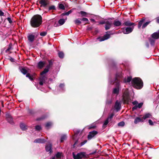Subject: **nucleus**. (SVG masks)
I'll return each instance as SVG.
<instances>
[{"label": "nucleus", "mask_w": 159, "mask_h": 159, "mask_svg": "<svg viewBox=\"0 0 159 159\" xmlns=\"http://www.w3.org/2000/svg\"><path fill=\"white\" fill-rule=\"evenodd\" d=\"M26 77L29 78L30 80H33V77L32 75H31L29 73H28L26 75Z\"/></svg>", "instance_id": "c85d7f7f"}, {"label": "nucleus", "mask_w": 159, "mask_h": 159, "mask_svg": "<svg viewBox=\"0 0 159 159\" xmlns=\"http://www.w3.org/2000/svg\"><path fill=\"white\" fill-rule=\"evenodd\" d=\"M132 103L134 105H137V104H138V102L136 101H135L133 102Z\"/></svg>", "instance_id": "864d4df0"}, {"label": "nucleus", "mask_w": 159, "mask_h": 159, "mask_svg": "<svg viewBox=\"0 0 159 159\" xmlns=\"http://www.w3.org/2000/svg\"><path fill=\"white\" fill-rule=\"evenodd\" d=\"M125 125V123L123 121H121L118 124V126H123Z\"/></svg>", "instance_id": "f704fd0d"}, {"label": "nucleus", "mask_w": 159, "mask_h": 159, "mask_svg": "<svg viewBox=\"0 0 159 159\" xmlns=\"http://www.w3.org/2000/svg\"><path fill=\"white\" fill-rule=\"evenodd\" d=\"M134 23H131L129 21H127L125 22L123 24L125 26H130L134 25Z\"/></svg>", "instance_id": "412c9836"}, {"label": "nucleus", "mask_w": 159, "mask_h": 159, "mask_svg": "<svg viewBox=\"0 0 159 159\" xmlns=\"http://www.w3.org/2000/svg\"><path fill=\"white\" fill-rule=\"evenodd\" d=\"M114 115V114L113 113L111 114L109 116L108 118H107V119H108L109 120H110L111 119H112V118L113 117V116Z\"/></svg>", "instance_id": "4c0bfd02"}, {"label": "nucleus", "mask_w": 159, "mask_h": 159, "mask_svg": "<svg viewBox=\"0 0 159 159\" xmlns=\"http://www.w3.org/2000/svg\"><path fill=\"white\" fill-rule=\"evenodd\" d=\"M149 41L150 43L152 45H154L155 43V40H153V39H149Z\"/></svg>", "instance_id": "ea45409f"}, {"label": "nucleus", "mask_w": 159, "mask_h": 159, "mask_svg": "<svg viewBox=\"0 0 159 159\" xmlns=\"http://www.w3.org/2000/svg\"><path fill=\"white\" fill-rule=\"evenodd\" d=\"M59 86L62 89L64 86V85L63 84H61Z\"/></svg>", "instance_id": "6e6d98bb"}, {"label": "nucleus", "mask_w": 159, "mask_h": 159, "mask_svg": "<svg viewBox=\"0 0 159 159\" xmlns=\"http://www.w3.org/2000/svg\"><path fill=\"white\" fill-rule=\"evenodd\" d=\"M42 18L41 16L39 15L34 16L32 18L30 21L31 26L34 28L39 27L42 23Z\"/></svg>", "instance_id": "f257e3e1"}, {"label": "nucleus", "mask_w": 159, "mask_h": 159, "mask_svg": "<svg viewBox=\"0 0 159 159\" xmlns=\"http://www.w3.org/2000/svg\"><path fill=\"white\" fill-rule=\"evenodd\" d=\"M109 120L108 119H107V120H106L105 121V122H104V123L103 125H107L108 124V122H109Z\"/></svg>", "instance_id": "49530a36"}, {"label": "nucleus", "mask_w": 159, "mask_h": 159, "mask_svg": "<svg viewBox=\"0 0 159 159\" xmlns=\"http://www.w3.org/2000/svg\"><path fill=\"white\" fill-rule=\"evenodd\" d=\"M112 25V23L111 21H106V23L105 25V28L106 30H107L109 29L111 27Z\"/></svg>", "instance_id": "9d476101"}, {"label": "nucleus", "mask_w": 159, "mask_h": 159, "mask_svg": "<svg viewBox=\"0 0 159 159\" xmlns=\"http://www.w3.org/2000/svg\"><path fill=\"white\" fill-rule=\"evenodd\" d=\"M58 56L60 58H62L64 57V54L62 52H61L58 53Z\"/></svg>", "instance_id": "cd10ccee"}, {"label": "nucleus", "mask_w": 159, "mask_h": 159, "mask_svg": "<svg viewBox=\"0 0 159 159\" xmlns=\"http://www.w3.org/2000/svg\"><path fill=\"white\" fill-rule=\"evenodd\" d=\"M72 154L74 159H81L84 156V154L83 152L78 153L76 155H75L74 152H73Z\"/></svg>", "instance_id": "423d86ee"}, {"label": "nucleus", "mask_w": 159, "mask_h": 159, "mask_svg": "<svg viewBox=\"0 0 159 159\" xmlns=\"http://www.w3.org/2000/svg\"><path fill=\"white\" fill-rule=\"evenodd\" d=\"M134 28L133 26L131 27L123 28L121 29L122 32L124 34H128L132 31Z\"/></svg>", "instance_id": "39448f33"}, {"label": "nucleus", "mask_w": 159, "mask_h": 159, "mask_svg": "<svg viewBox=\"0 0 159 159\" xmlns=\"http://www.w3.org/2000/svg\"><path fill=\"white\" fill-rule=\"evenodd\" d=\"M10 49V48L9 47L6 50V52H7Z\"/></svg>", "instance_id": "bf43d9fd"}, {"label": "nucleus", "mask_w": 159, "mask_h": 159, "mask_svg": "<svg viewBox=\"0 0 159 159\" xmlns=\"http://www.w3.org/2000/svg\"><path fill=\"white\" fill-rule=\"evenodd\" d=\"M156 19L157 21V23H159V17H157Z\"/></svg>", "instance_id": "13d9d810"}, {"label": "nucleus", "mask_w": 159, "mask_h": 159, "mask_svg": "<svg viewBox=\"0 0 159 159\" xmlns=\"http://www.w3.org/2000/svg\"><path fill=\"white\" fill-rule=\"evenodd\" d=\"M87 140H85L83 142H82L81 143V146H83V145H84V144H85L86 142H87Z\"/></svg>", "instance_id": "3c124183"}, {"label": "nucleus", "mask_w": 159, "mask_h": 159, "mask_svg": "<svg viewBox=\"0 0 159 159\" xmlns=\"http://www.w3.org/2000/svg\"><path fill=\"white\" fill-rule=\"evenodd\" d=\"M131 80V77H128L127 78H125L124 80V82L125 83H128Z\"/></svg>", "instance_id": "393cba45"}, {"label": "nucleus", "mask_w": 159, "mask_h": 159, "mask_svg": "<svg viewBox=\"0 0 159 159\" xmlns=\"http://www.w3.org/2000/svg\"><path fill=\"white\" fill-rule=\"evenodd\" d=\"M138 108L137 105H135L134 107H133L132 109L133 110L136 109Z\"/></svg>", "instance_id": "4d7b16f0"}, {"label": "nucleus", "mask_w": 159, "mask_h": 159, "mask_svg": "<svg viewBox=\"0 0 159 159\" xmlns=\"http://www.w3.org/2000/svg\"><path fill=\"white\" fill-rule=\"evenodd\" d=\"M61 153L60 152H58L56 155V156L57 158H59L61 157Z\"/></svg>", "instance_id": "c03bdc74"}, {"label": "nucleus", "mask_w": 159, "mask_h": 159, "mask_svg": "<svg viewBox=\"0 0 159 159\" xmlns=\"http://www.w3.org/2000/svg\"><path fill=\"white\" fill-rule=\"evenodd\" d=\"M75 23L77 25H80L81 23V21L78 19H76L74 20Z\"/></svg>", "instance_id": "473e14b6"}, {"label": "nucleus", "mask_w": 159, "mask_h": 159, "mask_svg": "<svg viewBox=\"0 0 159 159\" xmlns=\"http://www.w3.org/2000/svg\"><path fill=\"white\" fill-rule=\"evenodd\" d=\"M143 105V103H140L139 104L138 103V104L137 105L138 108H141L142 107V106Z\"/></svg>", "instance_id": "37998d69"}, {"label": "nucleus", "mask_w": 159, "mask_h": 159, "mask_svg": "<svg viewBox=\"0 0 159 159\" xmlns=\"http://www.w3.org/2000/svg\"><path fill=\"white\" fill-rule=\"evenodd\" d=\"M132 86L136 89H141L143 87V83L142 81L139 78H135L131 81Z\"/></svg>", "instance_id": "7ed1b4c3"}, {"label": "nucleus", "mask_w": 159, "mask_h": 159, "mask_svg": "<svg viewBox=\"0 0 159 159\" xmlns=\"http://www.w3.org/2000/svg\"><path fill=\"white\" fill-rule=\"evenodd\" d=\"M115 108L116 111H119L120 108V102H118L117 101L116 102L115 106Z\"/></svg>", "instance_id": "2eb2a0df"}, {"label": "nucleus", "mask_w": 159, "mask_h": 159, "mask_svg": "<svg viewBox=\"0 0 159 159\" xmlns=\"http://www.w3.org/2000/svg\"><path fill=\"white\" fill-rule=\"evenodd\" d=\"M120 78V77H119V76L117 75H116V79L115 80V82L116 83V84H119V82L118 81V78Z\"/></svg>", "instance_id": "e433bc0d"}, {"label": "nucleus", "mask_w": 159, "mask_h": 159, "mask_svg": "<svg viewBox=\"0 0 159 159\" xmlns=\"http://www.w3.org/2000/svg\"><path fill=\"white\" fill-rule=\"evenodd\" d=\"M151 116V115L149 113L147 114H145L144 116H143L142 117L143 120L144 121V120H145L147 118H150Z\"/></svg>", "instance_id": "b1692460"}, {"label": "nucleus", "mask_w": 159, "mask_h": 159, "mask_svg": "<svg viewBox=\"0 0 159 159\" xmlns=\"http://www.w3.org/2000/svg\"><path fill=\"white\" fill-rule=\"evenodd\" d=\"M66 138V135H62L61 137V142H62L64 140H65Z\"/></svg>", "instance_id": "bb28decb"}, {"label": "nucleus", "mask_w": 159, "mask_h": 159, "mask_svg": "<svg viewBox=\"0 0 159 159\" xmlns=\"http://www.w3.org/2000/svg\"><path fill=\"white\" fill-rule=\"evenodd\" d=\"M94 128V126H91V127H89V129H92V128Z\"/></svg>", "instance_id": "680f3d73"}, {"label": "nucleus", "mask_w": 159, "mask_h": 159, "mask_svg": "<svg viewBox=\"0 0 159 159\" xmlns=\"http://www.w3.org/2000/svg\"><path fill=\"white\" fill-rule=\"evenodd\" d=\"M106 21H105V20L101 21H100L99 22V24H102H102H106Z\"/></svg>", "instance_id": "a18cd8bd"}, {"label": "nucleus", "mask_w": 159, "mask_h": 159, "mask_svg": "<svg viewBox=\"0 0 159 159\" xmlns=\"http://www.w3.org/2000/svg\"><path fill=\"white\" fill-rule=\"evenodd\" d=\"M144 20L145 19L144 18H143L141 20L139 21L138 25V27L139 29L141 27Z\"/></svg>", "instance_id": "a878e982"}, {"label": "nucleus", "mask_w": 159, "mask_h": 159, "mask_svg": "<svg viewBox=\"0 0 159 159\" xmlns=\"http://www.w3.org/2000/svg\"><path fill=\"white\" fill-rule=\"evenodd\" d=\"M110 37V34H106L105 35L102 37H99L97 39L100 42L103 41L107 40Z\"/></svg>", "instance_id": "0eeeda50"}, {"label": "nucleus", "mask_w": 159, "mask_h": 159, "mask_svg": "<svg viewBox=\"0 0 159 159\" xmlns=\"http://www.w3.org/2000/svg\"><path fill=\"white\" fill-rule=\"evenodd\" d=\"M28 40L30 42H32L34 39V36L32 34H30L28 36Z\"/></svg>", "instance_id": "4be33fe9"}, {"label": "nucleus", "mask_w": 159, "mask_h": 159, "mask_svg": "<svg viewBox=\"0 0 159 159\" xmlns=\"http://www.w3.org/2000/svg\"><path fill=\"white\" fill-rule=\"evenodd\" d=\"M81 20L83 21H86V22H88L89 21L88 19L87 18H82L81 19Z\"/></svg>", "instance_id": "09e8293b"}, {"label": "nucleus", "mask_w": 159, "mask_h": 159, "mask_svg": "<svg viewBox=\"0 0 159 159\" xmlns=\"http://www.w3.org/2000/svg\"><path fill=\"white\" fill-rule=\"evenodd\" d=\"M6 119L9 123L12 124L13 122V120L11 115L9 114H7L6 115Z\"/></svg>", "instance_id": "9b49d317"}, {"label": "nucleus", "mask_w": 159, "mask_h": 159, "mask_svg": "<svg viewBox=\"0 0 159 159\" xmlns=\"http://www.w3.org/2000/svg\"><path fill=\"white\" fill-rule=\"evenodd\" d=\"M39 3L42 7H45L49 3V1L48 0H39Z\"/></svg>", "instance_id": "6e6552de"}, {"label": "nucleus", "mask_w": 159, "mask_h": 159, "mask_svg": "<svg viewBox=\"0 0 159 159\" xmlns=\"http://www.w3.org/2000/svg\"><path fill=\"white\" fill-rule=\"evenodd\" d=\"M150 125H153V122L152 121V120H149L148 121Z\"/></svg>", "instance_id": "8fccbe9b"}, {"label": "nucleus", "mask_w": 159, "mask_h": 159, "mask_svg": "<svg viewBox=\"0 0 159 159\" xmlns=\"http://www.w3.org/2000/svg\"><path fill=\"white\" fill-rule=\"evenodd\" d=\"M67 20V18L66 17V18L65 19H60L58 21V23L59 25H63L66 21Z\"/></svg>", "instance_id": "6ab92c4d"}, {"label": "nucleus", "mask_w": 159, "mask_h": 159, "mask_svg": "<svg viewBox=\"0 0 159 159\" xmlns=\"http://www.w3.org/2000/svg\"><path fill=\"white\" fill-rule=\"evenodd\" d=\"M41 129V127L40 126L38 125L35 126V129L37 130H39Z\"/></svg>", "instance_id": "79ce46f5"}, {"label": "nucleus", "mask_w": 159, "mask_h": 159, "mask_svg": "<svg viewBox=\"0 0 159 159\" xmlns=\"http://www.w3.org/2000/svg\"><path fill=\"white\" fill-rule=\"evenodd\" d=\"M47 33L46 31L42 32L40 33V34L41 36H45L47 34Z\"/></svg>", "instance_id": "a19ab883"}, {"label": "nucleus", "mask_w": 159, "mask_h": 159, "mask_svg": "<svg viewBox=\"0 0 159 159\" xmlns=\"http://www.w3.org/2000/svg\"><path fill=\"white\" fill-rule=\"evenodd\" d=\"M46 140L44 139H37L35 140L34 142L39 143H45Z\"/></svg>", "instance_id": "4468645a"}, {"label": "nucleus", "mask_w": 159, "mask_h": 159, "mask_svg": "<svg viewBox=\"0 0 159 159\" xmlns=\"http://www.w3.org/2000/svg\"><path fill=\"white\" fill-rule=\"evenodd\" d=\"M80 14L82 16H86L87 15V13L84 11H81L80 12Z\"/></svg>", "instance_id": "2f4dec72"}, {"label": "nucleus", "mask_w": 159, "mask_h": 159, "mask_svg": "<svg viewBox=\"0 0 159 159\" xmlns=\"http://www.w3.org/2000/svg\"><path fill=\"white\" fill-rule=\"evenodd\" d=\"M52 145L51 144L49 143L47 144L45 147L46 150L47 152H49L50 153L52 152Z\"/></svg>", "instance_id": "f8f14e48"}, {"label": "nucleus", "mask_w": 159, "mask_h": 159, "mask_svg": "<svg viewBox=\"0 0 159 159\" xmlns=\"http://www.w3.org/2000/svg\"><path fill=\"white\" fill-rule=\"evenodd\" d=\"M123 101L125 103H128L131 102L128 89H126L124 92L122 98Z\"/></svg>", "instance_id": "20e7f679"}, {"label": "nucleus", "mask_w": 159, "mask_h": 159, "mask_svg": "<svg viewBox=\"0 0 159 159\" xmlns=\"http://www.w3.org/2000/svg\"><path fill=\"white\" fill-rule=\"evenodd\" d=\"M0 16H4V13L1 10H0Z\"/></svg>", "instance_id": "5fc2aeb1"}, {"label": "nucleus", "mask_w": 159, "mask_h": 159, "mask_svg": "<svg viewBox=\"0 0 159 159\" xmlns=\"http://www.w3.org/2000/svg\"><path fill=\"white\" fill-rule=\"evenodd\" d=\"M7 20L10 24H11L12 22L11 18L10 17H8L7 18Z\"/></svg>", "instance_id": "de8ad7c7"}, {"label": "nucleus", "mask_w": 159, "mask_h": 159, "mask_svg": "<svg viewBox=\"0 0 159 159\" xmlns=\"http://www.w3.org/2000/svg\"><path fill=\"white\" fill-rule=\"evenodd\" d=\"M143 118H141L140 117H137L135 119L134 121V123L135 124H137L139 122H143Z\"/></svg>", "instance_id": "ddd939ff"}, {"label": "nucleus", "mask_w": 159, "mask_h": 159, "mask_svg": "<svg viewBox=\"0 0 159 159\" xmlns=\"http://www.w3.org/2000/svg\"><path fill=\"white\" fill-rule=\"evenodd\" d=\"M116 86H118L116 88H115L114 89L113 91V93L114 94H118L119 93V84H116Z\"/></svg>", "instance_id": "aec40b11"}, {"label": "nucleus", "mask_w": 159, "mask_h": 159, "mask_svg": "<svg viewBox=\"0 0 159 159\" xmlns=\"http://www.w3.org/2000/svg\"><path fill=\"white\" fill-rule=\"evenodd\" d=\"M21 72L24 75L26 74L27 72V70L24 68H22L21 69Z\"/></svg>", "instance_id": "7c9ffc66"}, {"label": "nucleus", "mask_w": 159, "mask_h": 159, "mask_svg": "<svg viewBox=\"0 0 159 159\" xmlns=\"http://www.w3.org/2000/svg\"><path fill=\"white\" fill-rule=\"evenodd\" d=\"M98 133V132L96 131H93L92 132H90L89 134L88 138L89 139H91L93 137Z\"/></svg>", "instance_id": "1a4fd4ad"}, {"label": "nucleus", "mask_w": 159, "mask_h": 159, "mask_svg": "<svg viewBox=\"0 0 159 159\" xmlns=\"http://www.w3.org/2000/svg\"><path fill=\"white\" fill-rule=\"evenodd\" d=\"M54 26L55 27H57L58 25L55 23L54 25Z\"/></svg>", "instance_id": "052dcab7"}, {"label": "nucleus", "mask_w": 159, "mask_h": 159, "mask_svg": "<svg viewBox=\"0 0 159 159\" xmlns=\"http://www.w3.org/2000/svg\"><path fill=\"white\" fill-rule=\"evenodd\" d=\"M59 7L61 9L64 10L65 9V7L64 5L62 4H59Z\"/></svg>", "instance_id": "58836bf2"}, {"label": "nucleus", "mask_w": 159, "mask_h": 159, "mask_svg": "<svg viewBox=\"0 0 159 159\" xmlns=\"http://www.w3.org/2000/svg\"><path fill=\"white\" fill-rule=\"evenodd\" d=\"M52 65V62L50 61L49 64L46 67L43 71L41 73V76L39 78V84L41 85H42L43 83H45V80H47V78L46 76L44 75L48 71L49 69Z\"/></svg>", "instance_id": "f03ea898"}, {"label": "nucleus", "mask_w": 159, "mask_h": 159, "mask_svg": "<svg viewBox=\"0 0 159 159\" xmlns=\"http://www.w3.org/2000/svg\"><path fill=\"white\" fill-rule=\"evenodd\" d=\"M55 7L54 6H52L49 7V10H51L52 9H55Z\"/></svg>", "instance_id": "603ef678"}, {"label": "nucleus", "mask_w": 159, "mask_h": 159, "mask_svg": "<svg viewBox=\"0 0 159 159\" xmlns=\"http://www.w3.org/2000/svg\"><path fill=\"white\" fill-rule=\"evenodd\" d=\"M150 21H148L146 22V23L143 24L142 27V28L143 29L146 27L148 25V24H149L150 23Z\"/></svg>", "instance_id": "c756f323"}, {"label": "nucleus", "mask_w": 159, "mask_h": 159, "mask_svg": "<svg viewBox=\"0 0 159 159\" xmlns=\"http://www.w3.org/2000/svg\"><path fill=\"white\" fill-rule=\"evenodd\" d=\"M72 11L71 10H70L68 11L67 12H65L63 13L62 14V15H68L70 14L71 13Z\"/></svg>", "instance_id": "72a5a7b5"}, {"label": "nucleus", "mask_w": 159, "mask_h": 159, "mask_svg": "<svg viewBox=\"0 0 159 159\" xmlns=\"http://www.w3.org/2000/svg\"><path fill=\"white\" fill-rule=\"evenodd\" d=\"M52 124V123L51 122H47L46 124V127L47 128H48L50 126H51Z\"/></svg>", "instance_id": "c9c22d12"}, {"label": "nucleus", "mask_w": 159, "mask_h": 159, "mask_svg": "<svg viewBox=\"0 0 159 159\" xmlns=\"http://www.w3.org/2000/svg\"><path fill=\"white\" fill-rule=\"evenodd\" d=\"M152 37L155 39H157L159 38V33H153L152 35Z\"/></svg>", "instance_id": "f3484780"}, {"label": "nucleus", "mask_w": 159, "mask_h": 159, "mask_svg": "<svg viewBox=\"0 0 159 159\" xmlns=\"http://www.w3.org/2000/svg\"><path fill=\"white\" fill-rule=\"evenodd\" d=\"M20 128L23 130H25L27 129V126H26L23 123H21L20 125Z\"/></svg>", "instance_id": "5701e85b"}, {"label": "nucleus", "mask_w": 159, "mask_h": 159, "mask_svg": "<svg viewBox=\"0 0 159 159\" xmlns=\"http://www.w3.org/2000/svg\"><path fill=\"white\" fill-rule=\"evenodd\" d=\"M45 64V62L40 61L38 64V66L39 68L41 69L44 66Z\"/></svg>", "instance_id": "dca6fc26"}, {"label": "nucleus", "mask_w": 159, "mask_h": 159, "mask_svg": "<svg viewBox=\"0 0 159 159\" xmlns=\"http://www.w3.org/2000/svg\"><path fill=\"white\" fill-rule=\"evenodd\" d=\"M13 59L12 58L11 59V61H13Z\"/></svg>", "instance_id": "0e129e2a"}, {"label": "nucleus", "mask_w": 159, "mask_h": 159, "mask_svg": "<svg viewBox=\"0 0 159 159\" xmlns=\"http://www.w3.org/2000/svg\"><path fill=\"white\" fill-rule=\"evenodd\" d=\"M121 23L120 21L117 20H114L113 22L114 26H120L121 25Z\"/></svg>", "instance_id": "a211bd4d"}, {"label": "nucleus", "mask_w": 159, "mask_h": 159, "mask_svg": "<svg viewBox=\"0 0 159 159\" xmlns=\"http://www.w3.org/2000/svg\"><path fill=\"white\" fill-rule=\"evenodd\" d=\"M52 159H55V156H54V157H53Z\"/></svg>", "instance_id": "e2e57ef3"}]
</instances>
